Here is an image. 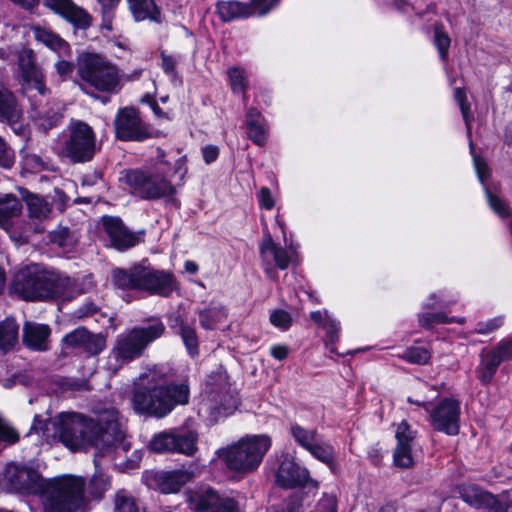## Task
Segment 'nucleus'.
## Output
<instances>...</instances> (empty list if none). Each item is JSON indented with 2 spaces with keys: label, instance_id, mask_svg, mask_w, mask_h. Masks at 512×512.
<instances>
[{
  "label": "nucleus",
  "instance_id": "f257e3e1",
  "mask_svg": "<svg viewBox=\"0 0 512 512\" xmlns=\"http://www.w3.org/2000/svg\"><path fill=\"white\" fill-rule=\"evenodd\" d=\"M49 426L55 430L54 436L73 451L115 445L124 437L122 420L113 408L100 412L95 419L64 412L47 423L46 430Z\"/></svg>",
  "mask_w": 512,
  "mask_h": 512
},
{
  "label": "nucleus",
  "instance_id": "f03ea898",
  "mask_svg": "<svg viewBox=\"0 0 512 512\" xmlns=\"http://www.w3.org/2000/svg\"><path fill=\"white\" fill-rule=\"evenodd\" d=\"M4 478L16 490L40 493L46 512H77L85 506V481L81 477L64 475L44 481L37 471L11 464Z\"/></svg>",
  "mask_w": 512,
  "mask_h": 512
},
{
  "label": "nucleus",
  "instance_id": "7ed1b4c3",
  "mask_svg": "<svg viewBox=\"0 0 512 512\" xmlns=\"http://www.w3.org/2000/svg\"><path fill=\"white\" fill-rule=\"evenodd\" d=\"M164 375L159 368L153 367L139 377L132 397L133 408L137 413L162 418L176 405L188 402V386H166Z\"/></svg>",
  "mask_w": 512,
  "mask_h": 512
},
{
  "label": "nucleus",
  "instance_id": "20e7f679",
  "mask_svg": "<svg viewBox=\"0 0 512 512\" xmlns=\"http://www.w3.org/2000/svg\"><path fill=\"white\" fill-rule=\"evenodd\" d=\"M165 154L157 150L156 164L147 170L135 169L126 171L121 180L129 187L131 193L146 200L172 198L176 187L170 178L178 175L182 181L187 173L186 157L178 158L174 164L164 160Z\"/></svg>",
  "mask_w": 512,
  "mask_h": 512
},
{
  "label": "nucleus",
  "instance_id": "39448f33",
  "mask_svg": "<svg viewBox=\"0 0 512 512\" xmlns=\"http://www.w3.org/2000/svg\"><path fill=\"white\" fill-rule=\"evenodd\" d=\"M18 69L23 93L27 96L32 107V119L44 130L54 127L62 118L63 105L54 101L49 107L42 102L50 94L45 84L42 70L36 66L31 49H22L18 54Z\"/></svg>",
  "mask_w": 512,
  "mask_h": 512
},
{
  "label": "nucleus",
  "instance_id": "423d86ee",
  "mask_svg": "<svg viewBox=\"0 0 512 512\" xmlns=\"http://www.w3.org/2000/svg\"><path fill=\"white\" fill-rule=\"evenodd\" d=\"M71 284L70 278L47 271L38 264H31L14 275L12 290L25 300L65 298V289Z\"/></svg>",
  "mask_w": 512,
  "mask_h": 512
},
{
  "label": "nucleus",
  "instance_id": "0eeeda50",
  "mask_svg": "<svg viewBox=\"0 0 512 512\" xmlns=\"http://www.w3.org/2000/svg\"><path fill=\"white\" fill-rule=\"evenodd\" d=\"M271 445L272 439L269 435L250 434L219 449L217 455L229 470L246 474L260 466Z\"/></svg>",
  "mask_w": 512,
  "mask_h": 512
},
{
  "label": "nucleus",
  "instance_id": "6e6552de",
  "mask_svg": "<svg viewBox=\"0 0 512 512\" xmlns=\"http://www.w3.org/2000/svg\"><path fill=\"white\" fill-rule=\"evenodd\" d=\"M164 330L163 323L157 320L148 327L134 328L120 334L104 368L111 374L117 373L124 365L140 357L147 345L159 338Z\"/></svg>",
  "mask_w": 512,
  "mask_h": 512
},
{
  "label": "nucleus",
  "instance_id": "1a4fd4ad",
  "mask_svg": "<svg viewBox=\"0 0 512 512\" xmlns=\"http://www.w3.org/2000/svg\"><path fill=\"white\" fill-rule=\"evenodd\" d=\"M77 71L86 84L100 92H118L125 79L117 66L95 53L81 54L77 61Z\"/></svg>",
  "mask_w": 512,
  "mask_h": 512
},
{
  "label": "nucleus",
  "instance_id": "9d476101",
  "mask_svg": "<svg viewBox=\"0 0 512 512\" xmlns=\"http://www.w3.org/2000/svg\"><path fill=\"white\" fill-rule=\"evenodd\" d=\"M410 404L423 407L429 412V421L435 430L448 435H456L459 432L460 403L454 398H445L430 410L428 397L407 398Z\"/></svg>",
  "mask_w": 512,
  "mask_h": 512
},
{
  "label": "nucleus",
  "instance_id": "9b49d317",
  "mask_svg": "<svg viewBox=\"0 0 512 512\" xmlns=\"http://www.w3.org/2000/svg\"><path fill=\"white\" fill-rule=\"evenodd\" d=\"M69 138L63 147V154L74 162L92 159L96 149V136L93 129L82 121H72Z\"/></svg>",
  "mask_w": 512,
  "mask_h": 512
},
{
  "label": "nucleus",
  "instance_id": "f8f14e48",
  "mask_svg": "<svg viewBox=\"0 0 512 512\" xmlns=\"http://www.w3.org/2000/svg\"><path fill=\"white\" fill-rule=\"evenodd\" d=\"M197 442L198 434L195 431L173 429L154 435L149 447L158 453L176 452L192 456L197 451Z\"/></svg>",
  "mask_w": 512,
  "mask_h": 512
},
{
  "label": "nucleus",
  "instance_id": "ddd939ff",
  "mask_svg": "<svg viewBox=\"0 0 512 512\" xmlns=\"http://www.w3.org/2000/svg\"><path fill=\"white\" fill-rule=\"evenodd\" d=\"M259 252L264 272L269 278L275 279L277 276L275 268L287 269L296 251L292 244L289 245L288 250L280 247L273 241L270 233L266 232L260 244Z\"/></svg>",
  "mask_w": 512,
  "mask_h": 512
},
{
  "label": "nucleus",
  "instance_id": "4468645a",
  "mask_svg": "<svg viewBox=\"0 0 512 512\" xmlns=\"http://www.w3.org/2000/svg\"><path fill=\"white\" fill-rule=\"evenodd\" d=\"M512 361V338L500 340L494 347L485 348L480 353V364L477 367L479 380L489 383L502 362Z\"/></svg>",
  "mask_w": 512,
  "mask_h": 512
},
{
  "label": "nucleus",
  "instance_id": "2eb2a0df",
  "mask_svg": "<svg viewBox=\"0 0 512 512\" xmlns=\"http://www.w3.org/2000/svg\"><path fill=\"white\" fill-rule=\"evenodd\" d=\"M191 509L203 511L211 508L212 512H243L239 503L231 497H219L208 487H201L190 493L188 497Z\"/></svg>",
  "mask_w": 512,
  "mask_h": 512
},
{
  "label": "nucleus",
  "instance_id": "dca6fc26",
  "mask_svg": "<svg viewBox=\"0 0 512 512\" xmlns=\"http://www.w3.org/2000/svg\"><path fill=\"white\" fill-rule=\"evenodd\" d=\"M116 135L121 140L142 141L152 137V132L144 125L134 108L122 109L116 118Z\"/></svg>",
  "mask_w": 512,
  "mask_h": 512
},
{
  "label": "nucleus",
  "instance_id": "f3484780",
  "mask_svg": "<svg viewBox=\"0 0 512 512\" xmlns=\"http://www.w3.org/2000/svg\"><path fill=\"white\" fill-rule=\"evenodd\" d=\"M452 302L453 301L448 299L443 292L430 294L423 303V309L425 311L420 313L418 316L419 324L426 328L442 323L457 322L459 324H463L465 322L464 318L454 319L447 317L443 312H430V310L448 307Z\"/></svg>",
  "mask_w": 512,
  "mask_h": 512
},
{
  "label": "nucleus",
  "instance_id": "a211bd4d",
  "mask_svg": "<svg viewBox=\"0 0 512 512\" xmlns=\"http://www.w3.org/2000/svg\"><path fill=\"white\" fill-rule=\"evenodd\" d=\"M177 288L171 273L142 268L140 270V290L160 296H168Z\"/></svg>",
  "mask_w": 512,
  "mask_h": 512
},
{
  "label": "nucleus",
  "instance_id": "6ab92c4d",
  "mask_svg": "<svg viewBox=\"0 0 512 512\" xmlns=\"http://www.w3.org/2000/svg\"><path fill=\"white\" fill-rule=\"evenodd\" d=\"M22 212L21 201L12 194H0V227L7 231L10 237L18 242L27 238V232L19 235L13 231L15 220Z\"/></svg>",
  "mask_w": 512,
  "mask_h": 512
},
{
  "label": "nucleus",
  "instance_id": "aec40b11",
  "mask_svg": "<svg viewBox=\"0 0 512 512\" xmlns=\"http://www.w3.org/2000/svg\"><path fill=\"white\" fill-rule=\"evenodd\" d=\"M276 481L284 488H294L304 486L312 480L306 468L298 465L292 458L286 456L280 463L276 474Z\"/></svg>",
  "mask_w": 512,
  "mask_h": 512
},
{
  "label": "nucleus",
  "instance_id": "412c9836",
  "mask_svg": "<svg viewBox=\"0 0 512 512\" xmlns=\"http://www.w3.org/2000/svg\"><path fill=\"white\" fill-rule=\"evenodd\" d=\"M102 226L107 233L112 246L117 250H126L135 246L140 241V237L129 232L117 217H103Z\"/></svg>",
  "mask_w": 512,
  "mask_h": 512
},
{
  "label": "nucleus",
  "instance_id": "4be33fe9",
  "mask_svg": "<svg viewBox=\"0 0 512 512\" xmlns=\"http://www.w3.org/2000/svg\"><path fill=\"white\" fill-rule=\"evenodd\" d=\"M191 479L192 474L187 470L162 471L155 473L148 485L165 494L177 493Z\"/></svg>",
  "mask_w": 512,
  "mask_h": 512
},
{
  "label": "nucleus",
  "instance_id": "5701e85b",
  "mask_svg": "<svg viewBox=\"0 0 512 512\" xmlns=\"http://www.w3.org/2000/svg\"><path fill=\"white\" fill-rule=\"evenodd\" d=\"M470 150L473 157L474 167L477 173V177L481 184L484 186L487 201L490 208L501 218H507L511 214V210L507 203H505L500 197L493 194L486 186V179L489 177V169L486 163L475 155L472 143H470Z\"/></svg>",
  "mask_w": 512,
  "mask_h": 512
},
{
  "label": "nucleus",
  "instance_id": "b1692460",
  "mask_svg": "<svg viewBox=\"0 0 512 512\" xmlns=\"http://www.w3.org/2000/svg\"><path fill=\"white\" fill-rule=\"evenodd\" d=\"M46 5L63 16L78 28H86L91 23L90 15L71 0H44Z\"/></svg>",
  "mask_w": 512,
  "mask_h": 512
},
{
  "label": "nucleus",
  "instance_id": "393cba45",
  "mask_svg": "<svg viewBox=\"0 0 512 512\" xmlns=\"http://www.w3.org/2000/svg\"><path fill=\"white\" fill-rule=\"evenodd\" d=\"M245 124L250 140L258 146L266 144L269 135V127L266 119L256 108L250 107L245 114Z\"/></svg>",
  "mask_w": 512,
  "mask_h": 512
},
{
  "label": "nucleus",
  "instance_id": "a878e982",
  "mask_svg": "<svg viewBox=\"0 0 512 512\" xmlns=\"http://www.w3.org/2000/svg\"><path fill=\"white\" fill-rule=\"evenodd\" d=\"M310 318L325 331L327 337L326 344L330 345L329 351L335 353L334 344L340 337V322L327 310L313 311L310 313Z\"/></svg>",
  "mask_w": 512,
  "mask_h": 512
},
{
  "label": "nucleus",
  "instance_id": "bb28decb",
  "mask_svg": "<svg viewBox=\"0 0 512 512\" xmlns=\"http://www.w3.org/2000/svg\"><path fill=\"white\" fill-rule=\"evenodd\" d=\"M50 329L47 325L26 323L23 329V341L26 346L34 350H46Z\"/></svg>",
  "mask_w": 512,
  "mask_h": 512
},
{
  "label": "nucleus",
  "instance_id": "cd10ccee",
  "mask_svg": "<svg viewBox=\"0 0 512 512\" xmlns=\"http://www.w3.org/2000/svg\"><path fill=\"white\" fill-rule=\"evenodd\" d=\"M35 39L44 44L50 50L57 53L60 57H66L70 55L69 44L60 38L57 34L53 33L50 29L40 26H34L32 28Z\"/></svg>",
  "mask_w": 512,
  "mask_h": 512
},
{
  "label": "nucleus",
  "instance_id": "c85d7f7f",
  "mask_svg": "<svg viewBox=\"0 0 512 512\" xmlns=\"http://www.w3.org/2000/svg\"><path fill=\"white\" fill-rule=\"evenodd\" d=\"M460 494L466 503L477 509L491 508L496 504V500L492 494L483 491L475 485L463 486L460 490Z\"/></svg>",
  "mask_w": 512,
  "mask_h": 512
},
{
  "label": "nucleus",
  "instance_id": "c756f323",
  "mask_svg": "<svg viewBox=\"0 0 512 512\" xmlns=\"http://www.w3.org/2000/svg\"><path fill=\"white\" fill-rule=\"evenodd\" d=\"M218 15L223 21L247 18L252 15L249 4L235 0L219 1L216 5Z\"/></svg>",
  "mask_w": 512,
  "mask_h": 512
},
{
  "label": "nucleus",
  "instance_id": "7c9ffc66",
  "mask_svg": "<svg viewBox=\"0 0 512 512\" xmlns=\"http://www.w3.org/2000/svg\"><path fill=\"white\" fill-rule=\"evenodd\" d=\"M127 2L135 21H160V11L154 0H127Z\"/></svg>",
  "mask_w": 512,
  "mask_h": 512
},
{
  "label": "nucleus",
  "instance_id": "2f4dec72",
  "mask_svg": "<svg viewBox=\"0 0 512 512\" xmlns=\"http://www.w3.org/2000/svg\"><path fill=\"white\" fill-rule=\"evenodd\" d=\"M21 117V109L11 91L0 85V119L16 123Z\"/></svg>",
  "mask_w": 512,
  "mask_h": 512
},
{
  "label": "nucleus",
  "instance_id": "473e14b6",
  "mask_svg": "<svg viewBox=\"0 0 512 512\" xmlns=\"http://www.w3.org/2000/svg\"><path fill=\"white\" fill-rule=\"evenodd\" d=\"M169 325L171 328L179 326V328H180L179 333L181 335L182 341H183L189 355L190 356L198 355V353H199L198 338H197L195 328L193 326H189V325L183 323V321L180 320L179 316L170 317Z\"/></svg>",
  "mask_w": 512,
  "mask_h": 512
},
{
  "label": "nucleus",
  "instance_id": "72a5a7b5",
  "mask_svg": "<svg viewBox=\"0 0 512 512\" xmlns=\"http://www.w3.org/2000/svg\"><path fill=\"white\" fill-rule=\"evenodd\" d=\"M228 84L234 94H241L243 102L246 104V92L249 87L248 74L245 69L237 66L228 68L227 70Z\"/></svg>",
  "mask_w": 512,
  "mask_h": 512
},
{
  "label": "nucleus",
  "instance_id": "f704fd0d",
  "mask_svg": "<svg viewBox=\"0 0 512 512\" xmlns=\"http://www.w3.org/2000/svg\"><path fill=\"white\" fill-rule=\"evenodd\" d=\"M307 452L315 459L328 466H332L334 463L335 449L329 441L323 439L320 435L307 449Z\"/></svg>",
  "mask_w": 512,
  "mask_h": 512
},
{
  "label": "nucleus",
  "instance_id": "c9c22d12",
  "mask_svg": "<svg viewBox=\"0 0 512 512\" xmlns=\"http://www.w3.org/2000/svg\"><path fill=\"white\" fill-rule=\"evenodd\" d=\"M25 202L31 219L43 221L49 217L51 206L45 198L30 194L25 198Z\"/></svg>",
  "mask_w": 512,
  "mask_h": 512
},
{
  "label": "nucleus",
  "instance_id": "e433bc0d",
  "mask_svg": "<svg viewBox=\"0 0 512 512\" xmlns=\"http://www.w3.org/2000/svg\"><path fill=\"white\" fill-rule=\"evenodd\" d=\"M198 315L200 325L204 329H215L227 317L225 309L221 306H209L200 310Z\"/></svg>",
  "mask_w": 512,
  "mask_h": 512
},
{
  "label": "nucleus",
  "instance_id": "4c0bfd02",
  "mask_svg": "<svg viewBox=\"0 0 512 512\" xmlns=\"http://www.w3.org/2000/svg\"><path fill=\"white\" fill-rule=\"evenodd\" d=\"M289 431L295 442L306 451L319 436L317 430L307 429L297 423H292Z\"/></svg>",
  "mask_w": 512,
  "mask_h": 512
},
{
  "label": "nucleus",
  "instance_id": "58836bf2",
  "mask_svg": "<svg viewBox=\"0 0 512 512\" xmlns=\"http://www.w3.org/2000/svg\"><path fill=\"white\" fill-rule=\"evenodd\" d=\"M135 268L131 272L115 270L113 272L114 283L123 289H140V270Z\"/></svg>",
  "mask_w": 512,
  "mask_h": 512
},
{
  "label": "nucleus",
  "instance_id": "ea45409f",
  "mask_svg": "<svg viewBox=\"0 0 512 512\" xmlns=\"http://www.w3.org/2000/svg\"><path fill=\"white\" fill-rule=\"evenodd\" d=\"M18 336V326L13 319H6L0 324V350L5 352L16 342Z\"/></svg>",
  "mask_w": 512,
  "mask_h": 512
},
{
  "label": "nucleus",
  "instance_id": "a19ab883",
  "mask_svg": "<svg viewBox=\"0 0 512 512\" xmlns=\"http://www.w3.org/2000/svg\"><path fill=\"white\" fill-rule=\"evenodd\" d=\"M110 488V478L102 471H96L93 475L89 492L95 498H101L102 495Z\"/></svg>",
  "mask_w": 512,
  "mask_h": 512
},
{
  "label": "nucleus",
  "instance_id": "79ce46f5",
  "mask_svg": "<svg viewBox=\"0 0 512 512\" xmlns=\"http://www.w3.org/2000/svg\"><path fill=\"white\" fill-rule=\"evenodd\" d=\"M414 444H396L394 451V463L401 468H409L413 465L412 449Z\"/></svg>",
  "mask_w": 512,
  "mask_h": 512
},
{
  "label": "nucleus",
  "instance_id": "37998d69",
  "mask_svg": "<svg viewBox=\"0 0 512 512\" xmlns=\"http://www.w3.org/2000/svg\"><path fill=\"white\" fill-rule=\"evenodd\" d=\"M114 512H140L135 500L126 490H119L115 496Z\"/></svg>",
  "mask_w": 512,
  "mask_h": 512
},
{
  "label": "nucleus",
  "instance_id": "c03bdc74",
  "mask_svg": "<svg viewBox=\"0 0 512 512\" xmlns=\"http://www.w3.org/2000/svg\"><path fill=\"white\" fill-rule=\"evenodd\" d=\"M404 360L414 364H426L431 354L426 347L414 346L408 348L401 356Z\"/></svg>",
  "mask_w": 512,
  "mask_h": 512
},
{
  "label": "nucleus",
  "instance_id": "a18cd8bd",
  "mask_svg": "<svg viewBox=\"0 0 512 512\" xmlns=\"http://www.w3.org/2000/svg\"><path fill=\"white\" fill-rule=\"evenodd\" d=\"M505 319L503 316H496L486 321L479 322L474 332L479 335H489L500 329L504 325Z\"/></svg>",
  "mask_w": 512,
  "mask_h": 512
},
{
  "label": "nucleus",
  "instance_id": "49530a36",
  "mask_svg": "<svg viewBox=\"0 0 512 512\" xmlns=\"http://www.w3.org/2000/svg\"><path fill=\"white\" fill-rule=\"evenodd\" d=\"M416 432L406 421H402L396 427L395 438L397 444H415Z\"/></svg>",
  "mask_w": 512,
  "mask_h": 512
},
{
  "label": "nucleus",
  "instance_id": "de8ad7c7",
  "mask_svg": "<svg viewBox=\"0 0 512 512\" xmlns=\"http://www.w3.org/2000/svg\"><path fill=\"white\" fill-rule=\"evenodd\" d=\"M106 345V340L101 334H91L87 331V339L83 344V349L90 354L100 353Z\"/></svg>",
  "mask_w": 512,
  "mask_h": 512
},
{
  "label": "nucleus",
  "instance_id": "09e8293b",
  "mask_svg": "<svg viewBox=\"0 0 512 512\" xmlns=\"http://www.w3.org/2000/svg\"><path fill=\"white\" fill-rule=\"evenodd\" d=\"M23 169L30 173L40 172L45 167V162L36 154L26 153L22 157Z\"/></svg>",
  "mask_w": 512,
  "mask_h": 512
},
{
  "label": "nucleus",
  "instance_id": "8fccbe9b",
  "mask_svg": "<svg viewBox=\"0 0 512 512\" xmlns=\"http://www.w3.org/2000/svg\"><path fill=\"white\" fill-rule=\"evenodd\" d=\"M280 0H251L252 15L264 16L279 5Z\"/></svg>",
  "mask_w": 512,
  "mask_h": 512
},
{
  "label": "nucleus",
  "instance_id": "3c124183",
  "mask_svg": "<svg viewBox=\"0 0 512 512\" xmlns=\"http://www.w3.org/2000/svg\"><path fill=\"white\" fill-rule=\"evenodd\" d=\"M434 44L438 49L439 55L442 60L447 57L448 49L450 47V38L441 29L436 28L434 32Z\"/></svg>",
  "mask_w": 512,
  "mask_h": 512
},
{
  "label": "nucleus",
  "instance_id": "603ef678",
  "mask_svg": "<svg viewBox=\"0 0 512 512\" xmlns=\"http://www.w3.org/2000/svg\"><path fill=\"white\" fill-rule=\"evenodd\" d=\"M270 322L276 328L287 330L291 325V316L287 311L277 309L270 314Z\"/></svg>",
  "mask_w": 512,
  "mask_h": 512
},
{
  "label": "nucleus",
  "instance_id": "864d4df0",
  "mask_svg": "<svg viewBox=\"0 0 512 512\" xmlns=\"http://www.w3.org/2000/svg\"><path fill=\"white\" fill-rule=\"evenodd\" d=\"M85 339H87V330L84 328H78L66 335L63 341L68 346L83 348Z\"/></svg>",
  "mask_w": 512,
  "mask_h": 512
},
{
  "label": "nucleus",
  "instance_id": "5fc2aeb1",
  "mask_svg": "<svg viewBox=\"0 0 512 512\" xmlns=\"http://www.w3.org/2000/svg\"><path fill=\"white\" fill-rule=\"evenodd\" d=\"M256 196L261 209L272 210L275 206V199L269 188L262 187Z\"/></svg>",
  "mask_w": 512,
  "mask_h": 512
},
{
  "label": "nucleus",
  "instance_id": "6e6d98bb",
  "mask_svg": "<svg viewBox=\"0 0 512 512\" xmlns=\"http://www.w3.org/2000/svg\"><path fill=\"white\" fill-rule=\"evenodd\" d=\"M454 97L460 106V109H461V112L463 115V119L467 126L468 133H470V129H471L470 128V116L468 113L469 106L466 104V95L463 90H461L460 88H456L455 92H454Z\"/></svg>",
  "mask_w": 512,
  "mask_h": 512
},
{
  "label": "nucleus",
  "instance_id": "4d7b16f0",
  "mask_svg": "<svg viewBox=\"0 0 512 512\" xmlns=\"http://www.w3.org/2000/svg\"><path fill=\"white\" fill-rule=\"evenodd\" d=\"M312 512H337L336 498L332 495H325Z\"/></svg>",
  "mask_w": 512,
  "mask_h": 512
},
{
  "label": "nucleus",
  "instance_id": "13d9d810",
  "mask_svg": "<svg viewBox=\"0 0 512 512\" xmlns=\"http://www.w3.org/2000/svg\"><path fill=\"white\" fill-rule=\"evenodd\" d=\"M17 440V433L0 418V442L12 444L15 443Z\"/></svg>",
  "mask_w": 512,
  "mask_h": 512
},
{
  "label": "nucleus",
  "instance_id": "bf43d9fd",
  "mask_svg": "<svg viewBox=\"0 0 512 512\" xmlns=\"http://www.w3.org/2000/svg\"><path fill=\"white\" fill-rule=\"evenodd\" d=\"M14 164V154L0 138V167L9 169Z\"/></svg>",
  "mask_w": 512,
  "mask_h": 512
},
{
  "label": "nucleus",
  "instance_id": "052dcab7",
  "mask_svg": "<svg viewBox=\"0 0 512 512\" xmlns=\"http://www.w3.org/2000/svg\"><path fill=\"white\" fill-rule=\"evenodd\" d=\"M55 69L59 76L66 78L73 72L74 66L71 62L66 60H59L55 64Z\"/></svg>",
  "mask_w": 512,
  "mask_h": 512
},
{
  "label": "nucleus",
  "instance_id": "680f3d73",
  "mask_svg": "<svg viewBox=\"0 0 512 512\" xmlns=\"http://www.w3.org/2000/svg\"><path fill=\"white\" fill-rule=\"evenodd\" d=\"M238 401L234 396H230L227 404H223L218 408L217 413L219 416L226 417L233 413L234 410L237 409Z\"/></svg>",
  "mask_w": 512,
  "mask_h": 512
},
{
  "label": "nucleus",
  "instance_id": "e2e57ef3",
  "mask_svg": "<svg viewBox=\"0 0 512 512\" xmlns=\"http://www.w3.org/2000/svg\"><path fill=\"white\" fill-rule=\"evenodd\" d=\"M202 155H203L204 161L207 164H210L217 159V157L219 155V150L216 146L208 145V146L203 147Z\"/></svg>",
  "mask_w": 512,
  "mask_h": 512
},
{
  "label": "nucleus",
  "instance_id": "0e129e2a",
  "mask_svg": "<svg viewBox=\"0 0 512 512\" xmlns=\"http://www.w3.org/2000/svg\"><path fill=\"white\" fill-rule=\"evenodd\" d=\"M288 353L289 349L286 345H274L270 348L271 356L279 361L284 360Z\"/></svg>",
  "mask_w": 512,
  "mask_h": 512
},
{
  "label": "nucleus",
  "instance_id": "69168bd1",
  "mask_svg": "<svg viewBox=\"0 0 512 512\" xmlns=\"http://www.w3.org/2000/svg\"><path fill=\"white\" fill-rule=\"evenodd\" d=\"M162 56V68L167 74H172L176 65V60L172 56L161 54Z\"/></svg>",
  "mask_w": 512,
  "mask_h": 512
},
{
  "label": "nucleus",
  "instance_id": "338daca9",
  "mask_svg": "<svg viewBox=\"0 0 512 512\" xmlns=\"http://www.w3.org/2000/svg\"><path fill=\"white\" fill-rule=\"evenodd\" d=\"M68 239V230L63 229L58 234L53 235L52 241L57 243L59 246H64Z\"/></svg>",
  "mask_w": 512,
  "mask_h": 512
},
{
  "label": "nucleus",
  "instance_id": "774afa93",
  "mask_svg": "<svg viewBox=\"0 0 512 512\" xmlns=\"http://www.w3.org/2000/svg\"><path fill=\"white\" fill-rule=\"evenodd\" d=\"M119 1L120 0H98L104 13H107L109 10L114 8L119 3Z\"/></svg>",
  "mask_w": 512,
  "mask_h": 512
}]
</instances>
